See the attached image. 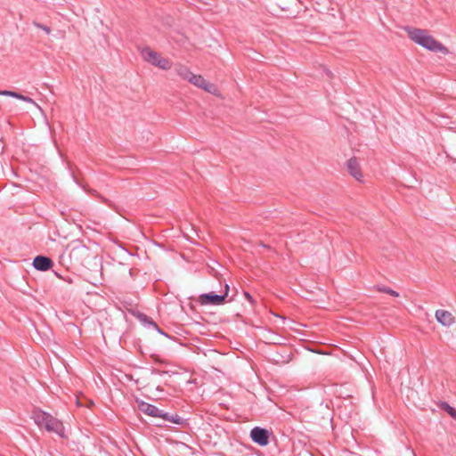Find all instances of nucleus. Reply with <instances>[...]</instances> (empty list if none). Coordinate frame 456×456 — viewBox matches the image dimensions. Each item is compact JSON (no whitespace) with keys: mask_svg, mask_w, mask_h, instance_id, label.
I'll return each instance as SVG.
<instances>
[{"mask_svg":"<svg viewBox=\"0 0 456 456\" xmlns=\"http://www.w3.org/2000/svg\"><path fill=\"white\" fill-rule=\"evenodd\" d=\"M155 67L163 70H168L172 68V62L168 59L161 57Z\"/></svg>","mask_w":456,"mask_h":456,"instance_id":"14","label":"nucleus"},{"mask_svg":"<svg viewBox=\"0 0 456 456\" xmlns=\"http://www.w3.org/2000/svg\"><path fill=\"white\" fill-rule=\"evenodd\" d=\"M191 84L194 85L195 86L203 89L206 92H212V88L214 86L210 83H208L202 76L196 75L191 72V76L189 77L188 80Z\"/></svg>","mask_w":456,"mask_h":456,"instance_id":"7","label":"nucleus"},{"mask_svg":"<svg viewBox=\"0 0 456 456\" xmlns=\"http://www.w3.org/2000/svg\"><path fill=\"white\" fill-rule=\"evenodd\" d=\"M250 437L255 444L265 446L269 443V432L265 428L255 427L250 431Z\"/></svg>","mask_w":456,"mask_h":456,"instance_id":"4","label":"nucleus"},{"mask_svg":"<svg viewBox=\"0 0 456 456\" xmlns=\"http://www.w3.org/2000/svg\"><path fill=\"white\" fill-rule=\"evenodd\" d=\"M137 407L140 411L142 413L158 418L159 415H160V409H159L157 406L151 404L147 402H144L142 400L137 401Z\"/></svg>","mask_w":456,"mask_h":456,"instance_id":"8","label":"nucleus"},{"mask_svg":"<svg viewBox=\"0 0 456 456\" xmlns=\"http://www.w3.org/2000/svg\"><path fill=\"white\" fill-rule=\"evenodd\" d=\"M152 372L153 373H157V374H164V373H166L165 371H160V370H154Z\"/></svg>","mask_w":456,"mask_h":456,"instance_id":"23","label":"nucleus"},{"mask_svg":"<svg viewBox=\"0 0 456 456\" xmlns=\"http://www.w3.org/2000/svg\"><path fill=\"white\" fill-rule=\"evenodd\" d=\"M377 289L379 291V292H383V293H387V294H389L393 297H399V293L396 292L395 290L388 288V287H386V286H381V285H379L377 287Z\"/></svg>","mask_w":456,"mask_h":456,"instance_id":"16","label":"nucleus"},{"mask_svg":"<svg viewBox=\"0 0 456 456\" xmlns=\"http://www.w3.org/2000/svg\"><path fill=\"white\" fill-rule=\"evenodd\" d=\"M436 318L444 326H450L453 322V316L448 311L437 310L436 312Z\"/></svg>","mask_w":456,"mask_h":456,"instance_id":"12","label":"nucleus"},{"mask_svg":"<svg viewBox=\"0 0 456 456\" xmlns=\"http://www.w3.org/2000/svg\"><path fill=\"white\" fill-rule=\"evenodd\" d=\"M406 31L408 33V37L422 47L435 53H442L444 54L448 53V49L442 43L428 35L427 30L416 28H407Z\"/></svg>","mask_w":456,"mask_h":456,"instance_id":"1","label":"nucleus"},{"mask_svg":"<svg viewBox=\"0 0 456 456\" xmlns=\"http://www.w3.org/2000/svg\"><path fill=\"white\" fill-rule=\"evenodd\" d=\"M172 423L177 424V425H184L186 423V420L183 418H181L177 414L170 415V421Z\"/></svg>","mask_w":456,"mask_h":456,"instance_id":"17","label":"nucleus"},{"mask_svg":"<svg viewBox=\"0 0 456 456\" xmlns=\"http://www.w3.org/2000/svg\"><path fill=\"white\" fill-rule=\"evenodd\" d=\"M29 102H30V118H32V119L34 120L35 123L37 122L35 120L37 118L39 123L44 125L45 127L49 128L46 116H45L44 110L41 109V107L37 102H35L32 99L29 100Z\"/></svg>","mask_w":456,"mask_h":456,"instance_id":"5","label":"nucleus"},{"mask_svg":"<svg viewBox=\"0 0 456 456\" xmlns=\"http://www.w3.org/2000/svg\"><path fill=\"white\" fill-rule=\"evenodd\" d=\"M12 97H15V98H18V99L23 100V101H25V102H28V97L24 96V95H22V94H18V93H16V92H14V95H13Z\"/></svg>","mask_w":456,"mask_h":456,"instance_id":"21","label":"nucleus"},{"mask_svg":"<svg viewBox=\"0 0 456 456\" xmlns=\"http://www.w3.org/2000/svg\"><path fill=\"white\" fill-rule=\"evenodd\" d=\"M137 318L143 326L151 328V329L157 330L159 333L167 337V335L164 331H162L159 328L158 324L148 315L140 313V314H138Z\"/></svg>","mask_w":456,"mask_h":456,"instance_id":"10","label":"nucleus"},{"mask_svg":"<svg viewBox=\"0 0 456 456\" xmlns=\"http://www.w3.org/2000/svg\"><path fill=\"white\" fill-rule=\"evenodd\" d=\"M0 95L13 96L14 92L4 90V91H0Z\"/></svg>","mask_w":456,"mask_h":456,"instance_id":"22","label":"nucleus"},{"mask_svg":"<svg viewBox=\"0 0 456 456\" xmlns=\"http://www.w3.org/2000/svg\"><path fill=\"white\" fill-rule=\"evenodd\" d=\"M30 418L34 419L35 424L39 428H45L48 432H53L61 438L66 437L65 428L62 422L54 419L49 413L39 409H34Z\"/></svg>","mask_w":456,"mask_h":456,"instance_id":"2","label":"nucleus"},{"mask_svg":"<svg viewBox=\"0 0 456 456\" xmlns=\"http://www.w3.org/2000/svg\"><path fill=\"white\" fill-rule=\"evenodd\" d=\"M33 25H34L36 28H37L41 29V30H42L45 35H49V34L51 33V28H50V27H48V26H46V25L40 24V23H38V22H37V21H34V22H33Z\"/></svg>","mask_w":456,"mask_h":456,"instance_id":"18","label":"nucleus"},{"mask_svg":"<svg viewBox=\"0 0 456 456\" xmlns=\"http://www.w3.org/2000/svg\"><path fill=\"white\" fill-rule=\"evenodd\" d=\"M32 265L37 271L45 272L53 267V262L48 256H37L33 259Z\"/></svg>","mask_w":456,"mask_h":456,"instance_id":"6","label":"nucleus"},{"mask_svg":"<svg viewBox=\"0 0 456 456\" xmlns=\"http://www.w3.org/2000/svg\"><path fill=\"white\" fill-rule=\"evenodd\" d=\"M142 59L148 63L156 66L157 62L162 57L159 53L151 50L150 47H144L141 51Z\"/></svg>","mask_w":456,"mask_h":456,"instance_id":"9","label":"nucleus"},{"mask_svg":"<svg viewBox=\"0 0 456 456\" xmlns=\"http://www.w3.org/2000/svg\"><path fill=\"white\" fill-rule=\"evenodd\" d=\"M346 167L350 175L356 180L360 181L362 177L358 162L355 158H352L347 160Z\"/></svg>","mask_w":456,"mask_h":456,"instance_id":"11","label":"nucleus"},{"mask_svg":"<svg viewBox=\"0 0 456 456\" xmlns=\"http://www.w3.org/2000/svg\"><path fill=\"white\" fill-rule=\"evenodd\" d=\"M175 70L178 76L182 78L188 80L189 77L191 74V71L184 65L178 64L175 67Z\"/></svg>","mask_w":456,"mask_h":456,"instance_id":"13","label":"nucleus"},{"mask_svg":"<svg viewBox=\"0 0 456 456\" xmlns=\"http://www.w3.org/2000/svg\"><path fill=\"white\" fill-rule=\"evenodd\" d=\"M229 285L225 284V290L223 295H217L214 292L203 293L199 296L198 302L201 305H221L224 303L229 292Z\"/></svg>","mask_w":456,"mask_h":456,"instance_id":"3","label":"nucleus"},{"mask_svg":"<svg viewBox=\"0 0 456 456\" xmlns=\"http://www.w3.org/2000/svg\"><path fill=\"white\" fill-rule=\"evenodd\" d=\"M441 408L444 410L452 419H456V409L451 406L449 403L443 402Z\"/></svg>","mask_w":456,"mask_h":456,"instance_id":"15","label":"nucleus"},{"mask_svg":"<svg viewBox=\"0 0 456 456\" xmlns=\"http://www.w3.org/2000/svg\"><path fill=\"white\" fill-rule=\"evenodd\" d=\"M170 415H171L170 413L164 412L162 410H160V415H159L158 418H161L166 421H170Z\"/></svg>","mask_w":456,"mask_h":456,"instance_id":"19","label":"nucleus"},{"mask_svg":"<svg viewBox=\"0 0 456 456\" xmlns=\"http://www.w3.org/2000/svg\"><path fill=\"white\" fill-rule=\"evenodd\" d=\"M244 297L251 305H253L255 303V301L249 292L244 291Z\"/></svg>","mask_w":456,"mask_h":456,"instance_id":"20","label":"nucleus"}]
</instances>
